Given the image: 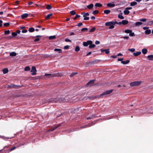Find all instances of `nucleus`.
<instances>
[{
    "label": "nucleus",
    "mask_w": 153,
    "mask_h": 153,
    "mask_svg": "<svg viewBox=\"0 0 153 153\" xmlns=\"http://www.w3.org/2000/svg\"><path fill=\"white\" fill-rule=\"evenodd\" d=\"M129 62V60H127L125 61H122L121 62V63L124 64H126L128 63Z\"/></svg>",
    "instance_id": "23"
},
{
    "label": "nucleus",
    "mask_w": 153,
    "mask_h": 153,
    "mask_svg": "<svg viewBox=\"0 0 153 153\" xmlns=\"http://www.w3.org/2000/svg\"><path fill=\"white\" fill-rule=\"evenodd\" d=\"M116 24H117V22L116 21L109 22H106L105 25L106 26H109V29H111L114 27V25Z\"/></svg>",
    "instance_id": "2"
},
{
    "label": "nucleus",
    "mask_w": 153,
    "mask_h": 153,
    "mask_svg": "<svg viewBox=\"0 0 153 153\" xmlns=\"http://www.w3.org/2000/svg\"><path fill=\"white\" fill-rule=\"evenodd\" d=\"M10 33L9 30H6L4 31V34L6 35Z\"/></svg>",
    "instance_id": "44"
},
{
    "label": "nucleus",
    "mask_w": 153,
    "mask_h": 153,
    "mask_svg": "<svg viewBox=\"0 0 153 153\" xmlns=\"http://www.w3.org/2000/svg\"><path fill=\"white\" fill-rule=\"evenodd\" d=\"M89 15V13H87L84 14L83 16L84 18V19L85 20H88L89 19V17H87Z\"/></svg>",
    "instance_id": "6"
},
{
    "label": "nucleus",
    "mask_w": 153,
    "mask_h": 153,
    "mask_svg": "<svg viewBox=\"0 0 153 153\" xmlns=\"http://www.w3.org/2000/svg\"><path fill=\"white\" fill-rule=\"evenodd\" d=\"M52 16V14H51V13L48 14L47 15V16H46L45 19H50V17H51Z\"/></svg>",
    "instance_id": "24"
},
{
    "label": "nucleus",
    "mask_w": 153,
    "mask_h": 153,
    "mask_svg": "<svg viewBox=\"0 0 153 153\" xmlns=\"http://www.w3.org/2000/svg\"><path fill=\"white\" fill-rule=\"evenodd\" d=\"M36 67L34 66H33L30 71V72L32 73L31 74L33 75H36Z\"/></svg>",
    "instance_id": "5"
},
{
    "label": "nucleus",
    "mask_w": 153,
    "mask_h": 153,
    "mask_svg": "<svg viewBox=\"0 0 153 153\" xmlns=\"http://www.w3.org/2000/svg\"><path fill=\"white\" fill-rule=\"evenodd\" d=\"M123 59L122 58H119L118 59V60L119 61H123L122 60H123Z\"/></svg>",
    "instance_id": "62"
},
{
    "label": "nucleus",
    "mask_w": 153,
    "mask_h": 153,
    "mask_svg": "<svg viewBox=\"0 0 153 153\" xmlns=\"http://www.w3.org/2000/svg\"><path fill=\"white\" fill-rule=\"evenodd\" d=\"M88 29L87 28H84L81 29V31L82 32L84 31H86L88 30Z\"/></svg>",
    "instance_id": "33"
},
{
    "label": "nucleus",
    "mask_w": 153,
    "mask_h": 153,
    "mask_svg": "<svg viewBox=\"0 0 153 153\" xmlns=\"http://www.w3.org/2000/svg\"><path fill=\"white\" fill-rule=\"evenodd\" d=\"M99 13V11L97 10H95L92 13L94 14H96L98 13Z\"/></svg>",
    "instance_id": "39"
},
{
    "label": "nucleus",
    "mask_w": 153,
    "mask_h": 153,
    "mask_svg": "<svg viewBox=\"0 0 153 153\" xmlns=\"http://www.w3.org/2000/svg\"><path fill=\"white\" fill-rule=\"evenodd\" d=\"M148 28H149V27H143V29L144 30H146Z\"/></svg>",
    "instance_id": "61"
},
{
    "label": "nucleus",
    "mask_w": 153,
    "mask_h": 153,
    "mask_svg": "<svg viewBox=\"0 0 153 153\" xmlns=\"http://www.w3.org/2000/svg\"><path fill=\"white\" fill-rule=\"evenodd\" d=\"M82 25V23L81 22L79 23L78 24L77 26L79 27H80Z\"/></svg>",
    "instance_id": "56"
},
{
    "label": "nucleus",
    "mask_w": 153,
    "mask_h": 153,
    "mask_svg": "<svg viewBox=\"0 0 153 153\" xmlns=\"http://www.w3.org/2000/svg\"><path fill=\"white\" fill-rule=\"evenodd\" d=\"M79 50H80V48L79 46H77L75 48V51H76L78 52L79 51Z\"/></svg>",
    "instance_id": "35"
},
{
    "label": "nucleus",
    "mask_w": 153,
    "mask_h": 153,
    "mask_svg": "<svg viewBox=\"0 0 153 153\" xmlns=\"http://www.w3.org/2000/svg\"><path fill=\"white\" fill-rule=\"evenodd\" d=\"M88 45H91L92 43V42L91 41L88 40L87 41Z\"/></svg>",
    "instance_id": "40"
},
{
    "label": "nucleus",
    "mask_w": 153,
    "mask_h": 153,
    "mask_svg": "<svg viewBox=\"0 0 153 153\" xmlns=\"http://www.w3.org/2000/svg\"><path fill=\"white\" fill-rule=\"evenodd\" d=\"M132 8L131 7H127L126 8V9L127 10H129L131 9Z\"/></svg>",
    "instance_id": "60"
},
{
    "label": "nucleus",
    "mask_w": 153,
    "mask_h": 153,
    "mask_svg": "<svg viewBox=\"0 0 153 153\" xmlns=\"http://www.w3.org/2000/svg\"><path fill=\"white\" fill-rule=\"evenodd\" d=\"M10 23H6L4 24V26L7 27L9 26Z\"/></svg>",
    "instance_id": "47"
},
{
    "label": "nucleus",
    "mask_w": 153,
    "mask_h": 153,
    "mask_svg": "<svg viewBox=\"0 0 153 153\" xmlns=\"http://www.w3.org/2000/svg\"><path fill=\"white\" fill-rule=\"evenodd\" d=\"M56 38V36H50L49 37L50 39H54Z\"/></svg>",
    "instance_id": "36"
},
{
    "label": "nucleus",
    "mask_w": 153,
    "mask_h": 153,
    "mask_svg": "<svg viewBox=\"0 0 153 153\" xmlns=\"http://www.w3.org/2000/svg\"><path fill=\"white\" fill-rule=\"evenodd\" d=\"M80 16L76 15V16L74 17V19L76 20L78 18L80 17Z\"/></svg>",
    "instance_id": "46"
},
{
    "label": "nucleus",
    "mask_w": 153,
    "mask_h": 153,
    "mask_svg": "<svg viewBox=\"0 0 153 153\" xmlns=\"http://www.w3.org/2000/svg\"><path fill=\"white\" fill-rule=\"evenodd\" d=\"M104 13L108 14L110 13V10H105L104 11Z\"/></svg>",
    "instance_id": "21"
},
{
    "label": "nucleus",
    "mask_w": 153,
    "mask_h": 153,
    "mask_svg": "<svg viewBox=\"0 0 153 153\" xmlns=\"http://www.w3.org/2000/svg\"><path fill=\"white\" fill-rule=\"evenodd\" d=\"M93 4H91L90 5L87 6V7L89 9H91L93 8Z\"/></svg>",
    "instance_id": "17"
},
{
    "label": "nucleus",
    "mask_w": 153,
    "mask_h": 153,
    "mask_svg": "<svg viewBox=\"0 0 153 153\" xmlns=\"http://www.w3.org/2000/svg\"><path fill=\"white\" fill-rule=\"evenodd\" d=\"M20 33V31L19 30H17V31H16V33L17 34V33H18V34H19Z\"/></svg>",
    "instance_id": "64"
},
{
    "label": "nucleus",
    "mask_w": 153,
    "mask_h": 153,
    "mask_svg": "<svg viewBox=\"0 0 153 153\" xmlns=\"http://www.w3.org/2000/svg\"><path fill=\"white\" fill-rule=\"evenodd\" d=\"M142 51L143 54H145L147 53V50L146 49L144 48L142 50Z\"/></svg>",
    "instance_id": "14"
},
{
    "label": "nucleus",
    "mask_w": 153,
    "mask_h": 153,
    "mask_svg": "<svg viewBox=\"0 0 153 153\" xmlns=\"http://www.w3.org/2000/svg\"><path fill=\"white\" fill-rule=\"evenodd\" d=\"M27 32V30H23L22 31V33H25Z\"/></svg>",
    "instance_id": "57"
},
{
    "label": "nucleus",
    "mask_w": 153,
    "mask_h": 153,
    "mask_svg": "<svg viewBox=\"0 0 153 153\" xmlns=\"http://www.w3.org/2000/svg\"><path fill=\"white\" fill-rule=\"evenodd\" d=\"M39 38H36L34 40V42H38V41H39Z\"/></svg>",
    "instance_id": "59"
},
{
    "label": "nucleus",
    "mask_w": 153,
    "mask_h": 153,
    "mask_svg": "<svg viewBox=\"0 0 153 153\" xmlns=\"http://www.w3.org/2000/svg\"><path fill=\"white\" fill-rule=\"evenodd\" d=\"M19 86L13 84H11L10 85H8V86L7 88H17V87H18Z\"/></svg>",
    "instance_id": "9"
},
{
    "label": "nucleus",
    "mask_w": 153,
    "mask_h": 153,
    "mask_svg": "<svg viewBox=\"0 0 153 153\" xmlns=\"http://www.w3.org/2000/svg\"><path fill=\"white\" fill-rule=\"evenodd\" d=\"M91 52H89V53H88L87 54L86 56H89V55H90V54H91Z\"/></svg>",
    "instance_id": "63"
},
{
    "label": "nucleus",
    "mask_w": 153,
    "mask_h": 153,
    "mask_svg": "<svg viewBox=\"0 0 153 153\" xmlns=\"http://www.w3.org/2000/svg\"><path fill=\"white\" fill-rule=\"evenodd\" d=\"M28 16V14L27 13H25L21 15L22 19H24L27 18Z\"/></svg>",
    "instance_id": "11"
},
{
    "label": "nucleus",
    "mask_w": 153,
    "mask_h": 153,
    "mask_svg": "<svg viewBox=\"0 0 153 153\" xmlns=\"http://www.w3.org/2000/svg\"><path fill=\"white\" fill-rule=\"evenodd\" d=\"M95 80H91L87 83V85H88V86H92L93 85Z\"/></svg>",
    "instance_id": "8"
},
{
    "label": "nucleus",
    "mask_w": 153,
    "mask_h": 153,
    "mask_svg": "<svg viewBox=\"0 0 153 153\" xmlns=\"http://www.w3.org/2000/svg\"><path fill=\"white\" fill-rule=\"evenodd\" d=\"M141 82L140 81H135L131 82L130 83V85L131 86H138L141 83Z\"/></svg>",
    "instance_id": "3"
},
{
    "label": "nucleus",
    "mask_w": 153,
    "mask_h": 153,
    "mask_svg": "<svg viewBox=\"0 0 153 153\" xmlns=\"http://www.w3.org/2000/svg\"><path fill=\"white\" fill-rule=\"evenodd\" d=\"M141 53V52L140 51H139V52H137L136 53H133V55L134 56H137L138 55H140V54Z\"/></svg>",
    "instance_id": "13"
},
{
    "label": "nucleus",
    "mask_w": 153,
    "mask_h": 153,
    "mask_svg": "<svg viewBox=\"0 0 153 153\" xmlns=\"http://www.w3.org/2000/svg\"><path fill=\"white\" fill-rule=\"evenodd\" d=\"M124 13L126 15H128L129 13V11L128 10L126 9L124 11Z\"/></svg>",
    "instance_id": "29"
},
{
    "label": "nucleus",
    "mask_w": 153,
    "mask_h": 153,
    "mask_svg": "<svg viewBox=\"0 0 153 153\" xmlns=\"http://www.w3.org/2000/svg\"><path fill=\"white\" fill-rule=\"evenodd\" d=\"M134 33L133 32H131L130 33L129 35L131 36H134Z\"/></svg>",
    "instance_id": "45"
},
{
    "label": "nucleus",
    "mask_w": 153,
    "mask_h": 153,
    "mask_svg": "<svg viewBox=\"0 0 153 153\" xmlns=\"http://www.w3.org/2000/svg\"><path fill=\"white\" fill-rule=\"evenodd\" d=\"M100 43V42L99 41H96L95 42V43L96 45H98V44H99Z\"/></svg>",
    "instance_id": "58"
},
{
    "label": "nucleus",
    "mask_w": 153,
    "mask_h": 153,
    "mask_svg": "<svg viewBox=\"0 0 153 153\" xmlns=\"http://www.w3.org/2000/svg\"><path fill=\"white\" fill-rule=\"evenodd\" d=\"M17 33L15 32H13L12 33V35L13 36H15L17 35Z\"/></svg>",
    "instance_id": "50"
},
{
    "label": "nucleus",
    "mask_w": 153,
    "mask_h": 153,
    "mask_svg": "<svg viewBox=\"0 0 153 153\" xmlns=\"http://www.w3.org/2000/svg\"><path fill=\"white\" fill-rule=\"evenodd\" d=\"M16 55V53L14 52H11L10 53V56H15Z\"/></svg>",
    "instance_id": "22"
},
{
    "label": "nucleus",
    "mask_w": 153,
    "mask_h": 153,
    "mask_svg": "<svg viewBox=\"0 0 153 153\" xmlns=\"http://www.w3.org/2000/svg\"><path fill=\"white\" fill-rule=\"evenodd\" d=\"M121 38H123L124 39H129V37L128 36H123V37L121 36Z\"/></svg>",
    "instance_id": "48"
},
{
    "label": "nucleus",
    "mask_w": 153,
    "mask_h": 153,
    "mask_svg": "<svg viewBox=\"0 0 153 153\" xmlns=\"http://www.w3.org/2000/svg\"><path fill=\"white\" fill-rule=\"evenodd\" d=\"M50 102H65L64 98H55L50 99Z\"/></svg>",
    "instance_id": "1"
},
{
    "label": "nucleus",
    "mask_w": 153,
    "mask_h": 153,
    "mask_svg": "<svg viewBox=\"0 0 153 153\" xmlns=\"http://www.w3.org/2000/svg\"><path fill=\"white\" fill-rule=\"evenodd\" d=\"M52 7L51 6H50L49 4H48L47 5L46 8L48 10H50L51 9Z\"/></svg>",
    "instance_id": "38"
},
{
    "label": "nucleus",
    "mask_w": 153,
    "mask_h": 153,
    "mask_svg": "<svg viewBox=\"0 0 153 153\" xmlns=\"http://www.w3.org/2000/svg\"><path fill=\"white\" fill-rule=\"evenodd\" d=\"M118 17L121 19H123L124 18V17L122 15L120 14L118 15Z\"/></svg>",
    "instance_id": "37"
},
{
    "label": "nucleus",
    "mask_w": 153,
    "mask_h": 153,
    "mask_svg": "<svg viewBox=\"0 0 153 153\" xmlns=\"http://www.w3.org/2000/svg\"><path fill=\"white\" fill-rule=\"evenodd\" d=\"M69 48V46L68 45H66L64 47V49H68Z\"/></svg>",
    "instance_id": "53"
},
{
    "label": "nucleus",
    "mask_w": 153,
    "mask_h": 153,
    "mask_svg": "<svg viewBox=\"0 0 153 153\" xmlns=\"http://www.w3.org/2000/svg\"><path fill=\"white\" fill-rule=\"evenodd\" d=\"M34 29L33 28L31 27L29 28L28 30L29 32H32L34 31Z\"/></svg>",
    "instance_id": "32"
},
{
    "label": "nucleus",
    "mask_w": 153,
    "mask_h": 153,
    "mask_svg": "<svg viewBox=\"0 0 153 153\" xmlns=\"http://www.w3.org/2000/svg\"><path fill=\"white\" fill-rule=\"evenodd\" d=\"M45 76H48V78H50L51 77H54L56 76L54 74H45Z\"/></svg>",
    "instance_id": "7"
},
{
    "label": "nucleus",
    "mask_w": 153,
    "mask_h": 153,
    "mask_svg": "<svg viewBox=\"0 0 153 153\" xmlns=\"http://www.w3.org/2000/svg\"><path fill=\"white\" fill-rule=\"evenodd\" d=\"M65 41L66 42H71V40H70V39H66L65 40Z\"/></svg>",
    "instance_id": "55"
},
{
    "label": "nucleus",
    "mask_w": 153,
    "mask_h": 153,
    "mask_svg": "<svg viewBox=\"0 0 153 153\" xmlns=\"http://www.w3.org/2000/svg\"><path fill=\"white\" fill-rule=\"evenodd\" d=\"M15 148H16V147H13L12 148H11L10 149H9V150L10 151H12V150H14V149H15Z\"/></svg>",
    "instance_id": "54"
},
{
    "label": "nucleus",
    "mask_w": 153,
    "mask_h": 153,
    "mask_svg": "<svg viewBox=\"0 0 153 153\" xmlns=\"http://www.w3.org/2000/svg\"><path fill=\"white\" fill-rule=\"evenodd\" d=\"M60 126V124H59L58 125L56 126V127H54L53 128L51 129V130H50V131H53L55 129H56V128H57L58 127H59Z\"/></svg>",
    "instance_id": "25"
},
{
    "label": "nucleus",
    "mask_w": 153,
    "mask_h": 153,
    "mask_svg": "<svg viewBox=\"0 0 153 153\" xmlns=\"http://www.w3.org/2000/svg\"><path fill=\"white\" fill-rule=\"evenodd\" d=\"M30 70V68L29 66H26L24 70L25 71H29Z\"/></svg>",
    "instance_id": "30"
},
{
    "label": "nucleus",
    "mask_w": 153,
    "mask_h": 153,
    "mask_svg": "<svg viewBox=\"0 0 153 153\" xmlns=\"http://www.w3.org/2000/svg\"><path fill=\"white\" fill-rule=\"evenodd\" d=\"M101 51L102 52H105V53L106 54H108L109 53V49H102L101 50Z\"/></svg>",
    "instance_id": "12"
},
{
    "label": "nucleus",
    "mask_w": 153,
    "mask_h": 153,
    "mask_svg": "<svg viewBox=\"0 0 153 153\" xmlns=\"http://www.w3.org/2000/svg\"><path fill=\"white\" fill-rule=\"evenodd\" d=\"M147 58L150 60H152L153 59V55H150L148 56Z\"/></svg>",
    "instance_id": "26"
},
{
    "label": "nucleus",
    "mask_w": 153,
    "mask_h": 153,
    "mask_svg": "<svg viewBox=\"0 0 153 153\" xmlns=\"http://www.w3.org/2000/svg\"><path fill=\"white\" fill-rule=\"evenodd\" d=\"M62 50L60 49L55 48L54 50V51L56 52H58V53H60Z\"/></svg>",
    "instance_id": "31"
},
{
    "label": "nucleus",
    "mask_w": 153,
    "mask_h": 153,
    "mask_svg": "<svg viewBox=\"0 0 153 153\" xmlns=\"http://www.w3.org/2000/svg\"><path fill=\"white\" fill-rule=\"evenodd\" d=\"M96 28L95 27H93L91 29H89L88 31L89 32H94Z\"/></svg>",
    "instance_id": "16"
},
{
    "label": "nucleus",
    "mask_w": 153,
    "mask_h": 153,
    "mask_svg": "<svg viewBox=\"0 0 153 153\" xmlns=\"http://www.w3.org/2000/svg\"><path fill=\"white\" fill-rule=\"evenodd\" d=\"M128 50L132 52H133L135 51V49L134 48L129 49Z\"/></svg>",
    "instance_id": "43"
},
{
    "label": "nucleus",
    "mask_w": 153,
    "mask_h": 153,
    "mask_svg": "<svg viewBox=\"0 0 153 153\" xmlns=\"http://www.w3.org/2000/svg\"><path fill=\"white\" fill-rule=\"evenodd\" d=\"M95 45L94 44H91L89 46V48H94L95 47Z\"/></svg>",
    "instance_id": "42"
},
{
    "label": "nucleus",
    "mask_w": 153,
    "mask_h": 153,
    "mask_svg": "<svg viewBox=\"0 0 153 153\" xmlns=\"http://www.w3.org/2000/svg\"><path fill=\"white\" fill-rule=\"evenodd\" d=\"M151 32V30H147L145 31V33L146 34H149Z\"/></svg>",
    "instance_id": "27"
},
{
    "label": "nucleus",
    "mask_w": 153,
    "mask_h": 153,
    "mask_svg": "<svg viewBox=\"0 0 153 153\" xmlns=\"http://www.w3.org/2000/svg\"><path fill=\"white\" fill-rule=\"evenodd\" d=\"M77 74V73H72L70 75V76L71 77H72V76H74V75H75L76 74Z\"/></svg>",
    "instance_id": "52"
},
{
    "label": "nucleus",
    "mask_w": 153,
    "mask_h": 153,
    "mask_svg": "<svg viewBox=\"0 0 153 153\" xmlns=\"http://www.w3.org/2000/svg\"><path fill=\"white\" fill-rule=\"evenodd\" d=\"M95 6L96 7H101L102 6V5L100 3H97L95 4Z\"/></svg>",
    "instance_id": "18"
},
{
    "label": "nucleus",
    "mask_w": 153,
    "mask_h": 153,
    "mask_svg": "<svg viewBox=\"0 0 153 153\" xmlns=\"http://www.w3.org/2000/svg\"><path fill=\"white\" fill-rule=\"evenodd\" d=\"M108 7H113L115 6V5L114 4V3H108L107 4Z\"/></svg>",
    "instance_id": "10"
},
{
    "label": "nucleus",
    "mask_w": 153,
    "mask_h": 153,
    "mask_svg": "<svg viewBox=\"0 0 153 153\" xmlns=\"http://www.w3.org/2000/svg\"><path fill=\"white\" fill-rule=\"evenodd\" d=\"M128 23V21L126 20H123L122 21V23L123 25H126Z\"/></svg>",
    "instance_id": "15"
},
{
    "label": "nucleus",
    "mask_w": 153,
    "mask_h": 153,
    "mask_svg": "<svg viewBox=\"0 0 153 153\" xmlns=\"http://www.w3.org/2000/svg\"><path fill=\"white\" fill-rule=\"evenodd\" d=\"M132 30H125L124 32L126 33H130L132 32Z\"/></svg>",
    "instance_id": "34"
},
{
    "label": "nucleus",
    "mask_w": 153,
    "mask_h": 153,
    "mask_svg": "<svg viewBox=\"0 0 153 153\" xmlns=\"http://www.w3.org/2000/svg\"><path fill=\"white\" fill-rule=\"evenodd\" d=\"M70 13L72 15H74L76 14V12L74 10L71 11Z\"/></svg>",
    "instance_id": "41"
},
{
    "label": "nucleus",
    "mask_w": 153,
    "mask_h": 153,
    "mask_svg": "<svg viewBox=\"0 0 153 153\" xmlns=\"http://www.w3.org/2000/svg\"><path fill=\"white\" fill-rule=\"evenodd\" d=\"M2 71L3 73L4 74L7 73L8 71V70L7 68H4L3 69Z\"/></svg>",
    "instance_id": "20"
},
{
    "label": "nucleus",
    "mask_w": 153,
    "mask_h": 153,
    "mask_svg": "<svg viewBox=\"0 0 153 153\" xmlns=\"http://www.w3.org/2000/svg\"><path fill=\"white\" fill-rule=\"evenodd\" d=\"M137 4V3L135 1H133L131 2L130 3V5L131 6H134Z\"/></svg>",
    "instance_id": "28"
},
{
    "label": "nucleus",
    "mask_w": 153,
    "mask_h": 153,
    "mask_svg": "<svg viewBox=\"0 0 153 153\" xmlns=\"http://www.w3.org/2000/svg\"><path fill=\"white\" fill-rule=\"evenodd\" d=\"M83 45L85 46H87L88 45L87 42H83Z\"/></svg>",
    "instance_id": "49"
},
{
    "label": "nucleus",
    "mask_w": 153,
    "mask_h": 153,
    "mask_svg": "<svg viewBox=\"0 0 153 153\" xmlns=\"http://www.w3.org/2000/svg\"><path fill=\"white\" fill-rule=\"evenodd\" d=\"M142 24V23L140 22H137L135 23V26H138Z\"/></svg>",
    "instance_id": "19"
},
{
    "label": "nucleus",
    "mask_w": 153,
    "mask_h": 153,
    "mask_svg": "<svg viewBox=\"0 0 153 153\" xmlns=\"http://www.w3.org/2000/svg\"><path fill=\"white\" fill-rule=\"evenodd\" d=\"M113 90H111L108 91H107L102 94H101L100 95V96H102L105 95L109 94L113 91Z\"/></svg>",
    "instance_id": "4"
},
{
    "label": "nucleus",
    "mask_w": 153,
    "mask_h": 153,
    "mask_svg": "<svg viewBox=\"0 0 153 153\" xmlns=\"http://www.w3.org/2000/svg\"><path fill=\"white\" fill-rule=\"evenodd\" d=\"M140 21L141 22H145L146 21V19H140Z\"/></svg>",
    "instance_id": "51"
}]
</instances>
